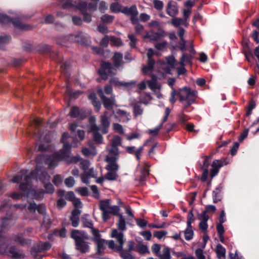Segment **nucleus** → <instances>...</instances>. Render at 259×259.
I'll return each mask as SVG.
<instances>
[{"label":"nucleus","mask_w":259,"mask_h":259,"mask_svg":"<svg viewBox=\"0 0 259 259\" xmlns=\"http://www.w3.org/2000/svg\"><path fill=\"white\" fill-rule=\"evenodd\" d=\"M27 173V170L23 169L11 180L13 183H20L19 189L21 191L30 194L31 189V180L35 178L36 181L39 179L45 184L44 187L47 193L51 194L54 192L53 186L50 183H47L50 181V176L46 172L36 169L30 174V176H28Z\"/></svg>","instance_id":"f257e3e1"},{"label":"nucleus","mask_w":259,"mask_h":259,"mask_svg":"<svg viewBox=\"0 0 259 259\" xmlns=\"http://www.w3.org/2000/svg\"><path fill=\"white\" fill-rule=\"evenodd\" d=\"M69 138V135L67 133L63 134L61 142L63 144V148L59 152L56 153L52 156L47 158V162L50 167L55 166L59 161L69 156L71 147L67 141Z\"/></svg>","instance_id":"f03ea898"},{"label":"nucleus","mask_w":259,"mask_h":259,"mask_svg":"<svg viewBox=\"0 0 259 259\" xmlns=\"http://www.w3.org/2000/svg\"><path fill=\"white\" fill-rule=\"evenodd\" d=\"M71 237L75 240L76 249L82 253L89 251V246L85 241L88 239L87 234L83 232L74 230L71 232Z\"/></svg>","instance_id":"7ed1b4c3"},{"label":"nucleus","mask_w":259,"mask_h":259,"mask_svg":"<svg viewBox=\"0 0 259 259\" xmlns=\"http://www.w3.org/2000/svg\"><path fill=\"white\" fill-rule=\"evenodd\" d=\"M99 208L102 211V216L105 222L110 218V214L116 215L120 210L118 206L111 205L109 199L101 200L99 203Z\"/></svg>","instance_id":"20e7f679"},{"label":"nucleus","mask_w":259,"mask_h":259,"mask_svg":"<svg viewBox=\"0 0 259 259\" xmlns=\"http://www.w3.org/2000/svg\"><path fill=\"white\" fill-rule=\"evenodd\" d=\"M0 253H9L13 257L16 258H23L25 254L21 251L17 250L14 247H8L7 239L2 235L0 232Z\"/></svg>","instance_id":"39448f33"},{"label":"nucleus","mask_w":259,"mask_h":259,"mask_svg":"<svg viewBox=\"0 0 259 259\" xmlns=\"http://www.w3.org/2000/svg\"><path fill=\"white\" fill-rule=\"evenodd\" d=\"M110 236L116 240L117 244H115L113 240H109L108 241L109 248L114 251H121L123 249V244L125 242L123 233L119 231L116 229H112Z\"/></svg>","instance_id":"423d86ee"},{"label":"nucleus","mask_w":259,"mask_h":259,"mask_svg":"<svg viewBox=\"0 0 259 259\" xmlns=\"http://www.w3.org/2000/svg\"><path fill=\"white\" fill-rule=\"evenodd\" d=\"M178 96L180 101L184 106L187 107L194 102L197 96V92L191 91L189 88H184L178 91Z\"/></svg>","instance_id":"0eeeda50"},{"label":"nucleus","mask_w":259,"mask_h":259,"mask_svg":"<svg viewBox=\"0 0 259 259\" xmlns=\"http://www.w3.org/2000/svg\"><path fill=\"white\" fill-rule=\"evenodd\" d=\"M175 60L173 56L166 58V62H158L157 66L158 67V72L161 74V76L170 73L171 69L174 67Z\"/></svg>","instance_id":"6e6552de"},{"label":"nucleus","mask_w":259,"mask_h":259,"mask_svg":"<svg viewBox=\"0 0 259 259\" xmlns=\"http://www.w3.org/2000/svg\"><path fill=\"white\" fill-rule=\"evenodd\" d=\"M116 72V69L108 62L102 63L101 68L99 70V74L103 79H106L108 76L114 75Z\"/></svg>","instance_id":"1a4fd4ad"},{"label":"nucleus","mask_w":259,"mask_h":259,"mask_svg":"<svg viewBox=\"0 0 259 259\" xmlns=\"http://www.w3.org/2000/svg\"><path fill=\"white\" fill-rule=\"evenodd\" d=\"M97 92L98 95L102 100L104 106L108 110L112 109L114 106L115 105V96L112 95L110 98L105 97L101 89H99Z\"/></svg>","instance_id":"9d476101"},{"label":"nucleus","mask_w":259,"mask_h":259,"mask_svg":"<svg viewBox=\"0 0 259 259\" xmlns=\"http://www.w3.org/2000/svg\"><path fill=\"white\" fill-rule=\"evenodd\" d=\"M76 7L82 12L84 16V21L87 22H91V16L84 13V11L88 10L90 11L95 10L96 9V5L90 4L88 6L87 3L84 2H80L78 3Z\"/></svg>","instance_id":"9b49d317"},{"label":"nucleus","mask_w":259,"mask_h":259,"mask_svg":"<svg viewBox=\"0 0 259 259\" xmlns=\"http://www.w3.org/2000/svg\"><path fill=\"white\" fill-rule=\"evenodd\" d=\"M122 12L131 16V20L133 23H136L137 22V15L138 14V12L135 5H133L130 8H123L122 10Z\"/></svg>","instance_id":"f8f14e48"},{"label":"nucleus","mask_w":259,"mask_h":259,"mask_svg":"<svg viewBox=\"0 0 259 259\" xmlns=\"http://www.w3.org/2000/svg\"><path fill=\"white\" fill-rule=\"evenodd\" d=\"M227 162L225 160H215L212 164V168L210 171V176L211 178H213L219 172V169L224 165H227Z\"/></svg>","instance_id":"ddd939ff"},{"label":"nucleus","mask_w":259,"mask_h":259,"mask_svg":"<svg viewBox=\"0 0 259 259\" xmlns=\"http://www.w3.org/2000/svg\"><path fill=\"white\" fill-rule=\"evenodd\" d=\"M198 219L200 221L199 224L200 230H201L203 233H206L208 229L207 222L209 219V216L205 215V213H201L198 214Z\"/></svg>","instance_id":"4468645a"},{"label":"nucleus","mask_w":259,"mask_h":259,"mask_svg":"<svg viewBox=\"0 0 259 259\" xmlns=\"http://www.w3.org/2000/svg\"><path fill=\"white\" fill-rule=\"evenodd\" d=\"M165 35L164 31L155 32L152 30L147 32L144 35V39H148L150 41H156Z\"/></svg>","instance_id":"2eb2a0df"},{"label":"nucleus","mask_w":259,"mask_h":259,"mask_svg":"<svg viewBox=\"0 0 259 259\" xmlns=\"http://www.w3.org/2000/svg\"><path fill=\"white\" fill-rule=\"evenodd\" d=\"M106 150L108 151V154L106 156V161H116L119 155V149H112L109 148V147H106Z\"/></svg>","instance_id":"dca6fc26"},{"label":"nucleus","mask_w":259,"mask_h":259,"mask_svg":"<svg viewBox=\"0 0 259 259\" xmlns=\"http://www.w3.org/2000/svg\"><path fill=\"white\" fill-rule=\"evenodd\" d=\"M189 51L190 53L189 55L186 53H184L182 55L180 61L181 65H185L186 63H189L191 61L193 56L195 54V51L193 49V47L191 42H190V50Z\"/></svg>","instance_id":"f3484780"},{"label":"nucleus","mask_w":259,"mask_h":259,"mask_svg":"<svg viewBox=\"0 0 259 259\" xmlns=\"http://www.w3.org/2000/svg\"><path fill=\"white\" fill-rule=\"evenodd\" d=\"M51 245L48 242L40 243L39 244H37L33 248L31 251V254L32 255L35 257L36 256V252H41L42 251L49 249Z\"/></svg>","instance_id":"a211bd4d"},{"label":"nucleus","mask_w":259,"mask_h":259,"mask_svg":"<svg viewBox=\"0 0 259 259\" xmlns=\"http://www.w3.org/2000/svg\"><path fill=\"white\" fill-rule=\"evenodd\" d=\"M167 13L171 17H174L178 13L177 3L174 1L169 2L166 7Z\"/></svg>","instance_id":"6ab92c4d"},{"label":"nucleus","mask_w":259,"mask_h":259,"mask_svg":"<svg viewBox=\"0 0 259 259\" xmlns=\"http://www.w3.org/2000/svg\"><path fill=\"white\" fill-rule=\"evenodd\" d=\"M109 119V117L107 111L104 112L103 115L101 116V125L103 127L102 132L104 134L107 133V128L110 125Z\"/></svg>","instance_id":"aec40b11"},{"label":"nucleus","mask_w":259,"mask_h":259,"mask_svg":"<svg viewBox=\"0 0 259 259\" xmlns=\"http://www.w3.org/2000/svg\"><path fill=\"white\" fill-rule=\"evenodd\" d=\"M69 115L73 118H82L85 116V114L83 110H79V109L76 106L71 108Z\"/></svg>","instance_id":"412c9836"},{"label":"nucleus","mask_w":259,"mask_h":259,"mask_svg":"<svg viewBox=\"0 0 259 259\" xmlns=\"http://www.w3.org/2000/svg\"><path fill=\"white\" fill-rule=\"evenodd\" d=\"M28 212L33 214L35 212L36 210L40 214H43L45 212L46 208L44 205H38L36 206L34 203H30L28 207Z\"/></svg>","instance_id":"4be33fe9"},{"label":"nucleus","mask_w":259,"mask_h":259,"mask_svg":"<svg viewBox=\"0 0 259 259\" xmlns=\"http://www.w3.org/2000/svg\"><path fill=\"white\" fill-rule=\"evenodd\" d=\"M99 128L96 124H92L91 127V132L94 133V140L98 143H102L103 140L102 136L98 133Z\"/></svg>","instance_id":"5701e85b"},{"label":"nucleus","mask_w":259,"mask_h":259,"mask_svg":"<svg viewBox=\"0 0 259 259\" xmlns=\"http://www.w3.org/2000/svg\"><path fill=\"white\" fill-rule=\"evenodd\" d=\"M70 37L71 39L81 44L84 43L89 38L88 36L83 32H79L76 35H71Z\"/></svg>","instance_id":"b1692460"},{"label":"nucleus","mask_w":259,"mask_h":259,"mask_svg":"<svg viewBox=\"0 0 259 259\" xmlns=\"http://www.w3.org/2000/svg\"><path fill=\"white\" fill-rule=\"evenodd\" d=\"M121 144V139L118 136H114L110 141L109 145L106 147L112 149H118V146Z\"/></svg>","instance_id":"393cba45"},{"label":"nucleus","mask_w":259,"mask_h":259,"mask_svg":"<svg viewBox=\"0 0 259 259\" xmlns=\"http://www.w3.org/2000/svg\"><path fill=\"white\" fill-rule=\"evenodd\" d=\"M154 64V61H148L147 65L143 66L142 72L143 73L145 74L151 75L153 71Z\"/></svg>","instance_id":"a878e982"},{"label":"nucleus","mask_w":259,"mask_h":259,"mask_svg":"<svg viewBox=\"0 0 259 259\" xmlns=\"http://www.w3.org/2000/svg\"><path fill=\"white\" fill-rule=\"evenodd\" d=\"M118 216V220L117 224V226L119 230L123 231L126 229V223L124 218L122 214L117 213L116 214Z\"/></svg>","instance_id":"bb28decb"},{"label":"nucleus","mask_w":259,"mask_h":259,"mask_svg":"<svg viewBox=\"0 0 259 259\" xmlns=\"http://www.w3.org/2000/svg\"><path fill=\"white\" fill-rule=\"evenodd\" d=\"M147 83L149 88L152 91L160 88V85L158 83L157 78L155 75L151 76V79L148 81Z\"/></svg>","instance_id":"cd10ccee"},{"label":"nucleus","mask_w":259,"mask_h":259,"mask_svg":"<svg viewBox=\"0 0 259 259\" xmlns=\"http://www.w3.org/2000/svg\"><path fill=\"white\" fill-rule=\"evenodd\" d=\"M158 257L159 259H170L171 256L169 248L166 246L163 247L161 253H159Z\"/></svg>","instance_id":"c85d7f7f"},{"label":"nucleus","mask_w":259,"mask_h":259,"mask_svg":"<svg viewBox=\"0 0 259 259\" xmlns=\"http://www.w3.org/2000/svg\"><path fill=\"white\" fill-rule=\"evenodd\" d=\"M215 250L219 258H225L226 249L221 244L217 245Z\"/></svg>","instance_id":"c756f323"},{"label":"nucleus","mask_w":259,"mask_h":259,"mask_svg":"<svg viewBox=\"0 0 259 259\" xmlns=\"http://www.w3.org/2000/svg\"><path fill=\"white\" fill-rule=\"evenodd\" d=\"M82 153L87 157L94 156L96 155L95 148L93 146H91L90 149L87 148H83L82 149Z\"/></svg>","instance_id":"7c9ffc66"},{"label":"nucleus","mask_w":259,"mask_h":259,"mask_svg":"<svg viewBox=\"0 0 259 259\" xmlns=\"http://www.w3.org/2000/svg\"><path fill=\"white\" fill-rule=\"evenodd\" d=\"M113 60L114 65L116 67L120 66L122 63V55L119 53H115Z\"/></svg>","instance_id":"2f4dec72"},{"label":"nucleus","mask_w":259,"mask_h":259,"mask_svg":"<svg viewBox=\"0 0 259 259\" xmlns=\"http://www.w3.org/2000/svg\"><path fill=\"white\" fill-rule=\"evenodd\" d=\"M117 114L120 117V120L123 122H127L130 119V114L123 110H118L117 111Z\"/></svg>","instance_id":"473e14b6"},{"label":"nucleus","mask_w":259,"mask_h":259,"mask_svg":"<svg viewBox=\"0 0 259 259\" xmlns=\"http://www.w3.org/2000/svg\"><path fill=\"white\" fill-rule=\"evenodd\" d=\"M171 23L176 27H179L181 25H184L186 26H188V23L185 20L179 18H173L171 20Z\"/></svg>","instance_id":"72a5a7b5"},{"label":"nucleus","mask_w":259,"mask_h":259,"mask_svg":"<svg viewBox=\"0 0 259 259\" xmlns=\"http://www.w3.org/2000/svg\"><path fill=\"white\" fill-rule=\"evenodd\" d=\"M185 238L187 240H190L193 238L194 232L192 227H188L184 232Z\"/></svg>","instance_id":"f704fd0d"},{"label":"nucleus","mask_w":259,"mask_h":259,"mask_svg":"<svg viewBox=\"0 0 259 259\" xmlns=\"http://www.w3.org/2000/svg\"><path fill=\"white\" fill-rule=\"evenodd\" d=\"M97 251L100 253L104 248V246L106 244L108 245V241L103 239L97 240Z\"/></svg>","instance_id":"c9c22d12"},{"label":"nucleus","mask_w":259,"mask_h":259,"mask_svg":"<svg viewBox=\"0 0 259 259\" xmlns=\"http://www.w3.org/2000/svg\"><path fill=\"white\" fill-rule=\"evenodd\" d=\"M221 189L219 187H217L213 191V201L214 203H217L221 200Z\"/></svg>","instance_id":"e433bc0d"},{"label":"nucleus","mask_w":259,"mask_h":259,"mask_svg":"<svg viewBox=\"0 0 259 259\" xmlns=\"http://www.w3.org/2000/svg\"><path fill=\"white\" fill-rule=\"evenodd\" d=\"M117 175L115 171H108L105 176V179L109 181H113L116 179Z\"/></svg>","instance_id":"4c0bfd02"},{"label":"nucleus","mask_w":259,"mask_h":259,"mask_svg":"<svg viewBox=\"0 0 259 259\" xmlns=\"http://www.w3.org/2000/svg\"><path fill=\"white\" fill-rule=\"evenodd\" d=\"M101 21L104 24H110L112 22L114 17L111 15L105 14L102 16Z\"/></svg>","instance_id":"58836bf2"},{"label":"nucleus","mask_w":259,"mask_h":259,"mask_svg":"<svg viewBox=\"0 0 259 259\" xmlns=\"http://www.w3.org/2000/svg\"><path fill=\"white\" fill-rule=\"evenodd\" d=\"M108 164L106 166V169L110 171H115L118 170V166L116 161L107 162Z\"/></svg>","instance_id":"ea45409f"},{"label":"nucleus","mask_w":259,"mask_h":259,"mask_svg":"<svg viewBox=\"0 0 259 259\" xmlns=\"http://www.w3.org/2000/svg\"><path fill=\"white\" fill-rule=\"evenodd\" d=\"M110 10L112 12L118 13L119 12H122V9H121V6L119 4L115 3L111 5Z\"/></svg>","instance_id":"a19ab883"},{"label":"nucleus","mask_w":259,"mask_h":259,"mask_svg":"<svg viewBox=\"0 0 259 259\" xmlns=\"http://www.w3.org/2000/svg\"><path fill=\"white\" fill-rule=\"evenodd\" d=\"M190 42H191L192 44V42L190 41L186 44V41L184 40L183 41H181L180 42V49L181 51H184L186 50H188L189 51L190 50Z\"/></svg>","instance_id":"79ce46f5"},{"label":"nucleus","mask_w":259,"mask_h":259,"mask_svg":"<svg viewBox=\"0 0 259 259\" xmlns=\"http://www.w3.org/2000/svg\"><path fill=\"white\" fill-rule=\"evenodd\" d=\"M110 41L112 45L117 47L121 46L122 45L121 40L115 36H110Z\"/></svg>","instance_id":"37998d69"},{"label":"nucleus","mask_w":259,"mask_h":259,"mask_svg":"<svg viewBox=\"0 0 259 259\" xmlns=\"http://www.w3.org/2000/svg\"><path fill=\"white\" fill-rule=\"evenodd\" d=\"M167 234V232L166 231H156L154 232L153 236L158 239H161Z\"/></svg>","instance_id":"c03bdc74"},{"label":"nucleus","mask_w":259,"mask_h":259,"mask_svg":"<svg viewBox=\"0 0 259 259\" xmlns=\"http://www.w3.org/2000/svg\"><path fill=\"white\" fill-rule=\"evenodd\" d=\"M136 81L123 82L122 88L130 90L136 87Z\"/></svg>","instance_id":"a18cd8bd"},{"label":"nucleus","mask_w":259,"mask_h":259,"mask_svg":"<svg viewBox=\"0 0 259 259\" xmlns=\"http://www.w3.org/2000/svg\"><path fill=\"white\" fill-rule=\"evenodd\" d=\"M63 9H67L73 6L72 0H62L60 3Z\"/></svg>","instance_id":"49530a36"},{"label":"nucleus","mask_w":259,"mask_h":259,"mask_svg":"<svg viewBox=\"0 0 259 259\" xmlns=\"http://www.w3.org/2000/svg\"><path fill=\"white\" fill-rule=\"evenodd\" d=\"M89 98L90 99L93 100V104L94 106L96 107L97 111H99L100 109V104L99 102L95 101V99H96L95 94L94 93L90 94L89 96Z\"/></svg>","instance_id":"de8ad7c7"},{"label":"nucleus","mask_w":259,"mask_h":259,"mask_svg":"<svg viewBox=\"0 0 259 259\" xmlns=\"http://www.w3.org/2000/svg\"><path fill=\"white\" fill-rule=\"evenodd\" d=\"M136 250L140 253H145L148 252V248L147 247L143 244H139L136 246Z\"/></svg>","instance_id":"09e8293b"},{"label":"nucleus","mask_w":259,"mask_h":259,"mask_svg":"<svg viewBox=\"0 0 259 259\" xmlns=\"http://www.w3.org/2000/svg\"><path fill=\"white\" fill-rule=\"evenodd\" d=\"M110 82L116 87L122 88L123 82L120 81L117 78H113L110 80Z\"/></svg>","instance_id":"8fccbe9b"},{"label":"nucleus","mask_w":259,"mask_h":259,"mask_svg":"<svg viewBox=\"0 0 259 259\" xmlns=\"http://www.w3.org/2000/svg\"><path fill=\"white\" fill-rule=\"evenodd\" d=\"M161 246L158 244H154L151 247L152 252L155 254L157 256L159 254Z\"/></svg>","instance_id":"3c124183"},{"label":"nucleus","mask_w":259,"mask_h":259,"mask_svg":"<svg viewBox=\"0 0 259 259\" xmlns=\"http://www.w3.org/2000/svg\"><path fill=\"white\" fill-rule=\"evenodd\" d=\"M76 191L83 196H87L89 193L88 189L86 187L78 188L76 190Z\"/></svg>","instance_id":"603ef678"},{"label":"nucleus","mask_w":259,"mask_h":259,"mask_svg":"<svg viewBox=\"0 0 259 259\" xmlns=\"http://www.w3.org/2000/svg\"><path fill=\"white\" fill-rule=\"evenodd\" d=\"M64 183L67 187H71L74 185L75 181L73 177H70L65 180Z\"/></svg>","instance_id":"864d4df0"},{"label":"nucleus","mask_w":259,"mask_h":259,"mask_svg":"<svg viewBox=\"0 0 259 259\" xmlns=\"http://www.w3.org/2000/svg\"><path fill=\"white\" fill-rule=\"evenodd\" d=\"M90 165V162L88 160H83L80 162V167L84 171V172L87 171V170L89 168Z\"/></svg>","instance_id":"5fc2aeb1"},{"label":"nucleus","mask_w":259,"mask_h":259,"mask_svg":"<svg viewBox=\"0 0 259 259\" xmlns=\"http://www.w3.org/2000/svg\"><path fill=\"white\" fill-rule=\"evenodd\" d=\"M154 55H158V53L154 51L152 49L150 48L148 50L147 56L148 58V61H154L152 59V57Z\"/></svg>","instance_id":"6e6d98bb"},{"label":"nucleus","mask_w":259,"mask_h":259,"mask_svg":"<svg viewBox=\"0 0 259 259\" xmlns=\"http://www.w3.org/2000/svg\"><path fill=\"white\" fill-rule=\"evenodd\" d=\"M120 251V255L122 259H134V257L128 252L122 250Z\"/></svg>","instance_id":"4d7b16f0"},{"label":"nucleus","mask_w":259,"mask_h":259,"mask_svg":"<svg viewBox=\"0 0 259 259\" xmlns=\"http://www.w3.org/2000/svg\"><path fill=\"white\" fill-rule=\"evenodd\" d=\"M62 182V177L61 175H56L54 176V179L53 180V183L56 185L59 186L60 184H61Z\"/></svg>","instance_id":"13d9d810"},{"label":"nucleus","mask_w":259,"mask_h":259,"mask_svg":"<svg viewBox=\"0 0 259 259\" xmlns=\"http://www.w3.org/2000/svg\"><path fill=\"white\" fill-rule=\"evenodd\" d=\"M130 42V45L131 48H135L136 47V45L137 43V38L136 37L133 35V34H129L128 36Z\"/></svg>","instance_id":"bf43d9fd"},{"label":"nucleus","mask_w":259,"mask_h":259,"mask_svg":"<svg viewBox=\"0 0 259 259\" xmlns=\"http://www.w3.org/2000/svg\"><path fill=\"white\" fill-rule=\"evenodd\" d=\"M154 6L155 9L158 10L162 9L163 3L162 1L159 0H154L153 2Z\"/></svg>","instance_id":"052dcab7"},{"label":"nucleus","mask_w":259,"mask_h":259,"mask_svg":"<svg viewBox=\"0 0 259 259\" xmlns=\"http://www.w3.org/2000/svg\"><path fill=\"white\" fill-rule=\"evenodd\" d=\"M167 42L166 41H162L155 44V47L159 50H163L166 48Z\"/></svg>","instance_id":"680f3d73"},{"label":"nucleus","mask_w":259,"mask_h":259,"mask_svg":"<svg viewBox=\"0 0 259 259\" xmlns=\"http://www.w3.org/2000/svg\"><path fill=\"white\" fill-rule=\"evenodd\" d=\"M109 41H110V36L106 35L101 40L100 45L103 47H107Z\"/></svg>","instance_id":"e2e57ef3"},{"label":"nucleus","mask_w":259,"mask_h":259,"mask_svg":"<svg viewBox=\"0 0 259 259\" xmlns=\"http://www.w3.org/2000/svg\"><path fill=\"white\" fill-rule=\"evenodd\" d=\"M90 177L87 174V171L84 172L83 174H82L80 175L81 181L83 183L86 184H89V180Z\"/></svg>","instance_id":"0e129e2a"},{"label":"nucleus","mask_w":259,"mask_h":259,"mask_svg":"<svg viewBox=\"0 0 259 259\" xmlns=\"http://www.w3.org/2000/svg\"><path fill=\"white\" fill-rule=\"evenodd\" d=\"M114 130L117 133L123 134L124 133L122 126L118 123H114L113 125Z\"/></svg>","instance_id":"69168bd1"},{"label":"nucleus","mask_w":259,"mask_h":259,"mask_svg":"<svg viewBox=\"0 0 259 259\" xmlns=\"http://www.w3.org/2000/svg\"><path fill=\"white\" fill-rule=\"evenodd\" d=\"M140 234L145 238L146 240H150L152 234L150 231H143L140 233Z\"/></svg>","instance_id":"338daca9"},{"label":"nucleus","mask_w":259,"mask_h":259,"mask_svg":"<svg viewBox=\"0 0 259 259\" xmlns=\"http://www.w3.org/2000/svg\"><path fill=\"white\" fill-rule=\"evenodd\" d=\"M97 29L100 32L102 33H107L109 31L107 27L103 24H100Z\"/></svg>","instance_id":"774afa93"}]
</instances>
